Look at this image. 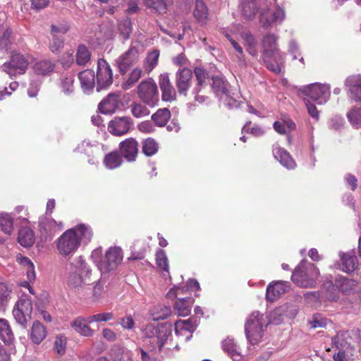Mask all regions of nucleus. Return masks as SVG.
Returning a JSON list of instances; mask_svg holds the SVG:
<instances>
[{
	"label": "nucleus",
	"mask_w": 361,
	"mask_h": 361,
	"mask_svg": "<svg viewBox=\"0 0 361 361\" xmlns=\"http://www.w3.org/2000/svg\"><path fill=\"white\" fill-rule=\"evenodd\" d=\"M93 233L90 227H71L66 231L55 242L59 253L67 257L73 254L81 244H87Z\"/></svg>",
	"instance_id": "nucleus-1"
},
{
	"label": "nucleus",
	"mask_w": 361,
	"mask_h": 361,
	"mask_svg": "<svg viewBox=\"0 0 361 361\" xmlns=\"http://www.w3.org/2000/svg\"><path fill=\"white\" fill-rule=\"evenodd\" d=\"M319 271L316 265L302 260L293 272V282L301 288L314 287L319 277Z\"/></svg>",
	"instance_id": "nucleus-2"
},
{
	"label": "nucleus",
	"mask_w": 361,
	"mask_h": 361,
	"mask_svg": "<svg viewBox=\"0 0 361 361\" xmlns=\"http://www.w3.org/2000/svg\"><path fill=\"white\" fill-rule=\"evenodd\" d=\"M91 276V270L85 268L80 269L77 271L69 274L67 284L80 298L87 299L90 294L88 286L92 283Z\"/></svg>",
	"instance_id": "nucleus-3"
},
{
	"label": "nucleus",
	"mask_w": 361,
	"mask_h": 361,
	"mask_svg": "<svg viewBox=\"0 0 361 361\" xmlns=\"http://www.w3.org/2000/svg\"><path fill=\"white\" fill-rule=\"evenodd\" d=\"M140 99L146 105L154 107L159 101L158 87L152 78L142 80L137 87Z\"/></svg>",
	"instance_id": "nucleus-4"
},
{
	"label": "nucleus",
	"mask_w": 361,
	"mask_h": 361,
	"mask_svg": "<svg viewBox=\"0 0 361 361\" xmlns=\"http://www.w3.org/2000/svg\"><path fill=\"white\" fill-rule=\"evenodd\" d=\"M28 61L21 53L13 51L8 61L1 66L2 71L8 74L11 78L18 75L24 74L28 67Z\"/></svg>",
	"instance_id": "nucleus-5"
},
{
	"label": "nucleus",
	"mask_w": 361,
	"mask_h": 361,
	"mask_svg": "<svg viewBox=\"0 0 361 361\" xmlns=\"http://www.w3.org/2000/svg\"><path fill=\"white\" fill-rule=\"evenodd\" d=\"M262 315L253 312L247 318L245 324V331L249 342L255 345L260 342L263 336Z\"/></svg>",
	"instance_id": "nucleus-6"
},
{
	"label": "nucleus",
	"mask_w": 361,
	"mask_h": 361,
	"mask_svg": "<svg viewBox=\"0 0 361 361\" xmlns=\"http://www.w3.org/2000/svg\"><path fill=\"white\" fill-rule=\"evenodd\" d=\"M140 56V48L131 44L128 49L116 60L119 73L122 75H126L130 68L139 61Z\"/></svg>",
	"instance_id": "nucleus-7"
},
{
	"label": "nucleus",
	"mask_w": 361,
	"mask_h": 361,
	"mask_svg": "<svg viewBox=\"0 0 361 361\" xmlns=\"http://www.w3.org/2000/svg\"><path fill=\"white\" fill-rule=\"evenodd\" d=\"M123 259V253L120 247H110L101 260L100 269L105 272L114 271L121 264Z\"/></svg>",
	"instance_id": "nucleus-8"
},
{
	"label": "nucleus",
	"mask_w": 361,
	"mask_h": 361,
	"mask_svg": "<svg viewBox=\"0 0 361 361\" xmlns=\"http://www.w3.org/2000/svg\"><path fill=\"white\" fill-rule=\"evenodd\" d=\"M32 312V304L27 297L20 298L16 303L13 310V315L16 321L25 327L31 319Z\"/></svg>",
	"instance_id": "nucleus-9"
},
{
	"label": "nucleus",
	"mask_w": 361,
	"mask_h": 361,
	"mask_svg": "<svg viewBox=\"0 0 361 361\" xmlns=\"http://www.w3.org/2000/svg\"><path fill=\"white\" fill-rule=\"evenodd\" d=\"M302 92L307 97L319 104L325 103L330 96L329 87L325 85L312 84L305 87Z\"/></svg>",
	"instance_id": "nucleus-10"
},
{
	"label": "nucleus",
	"mask_w": 361,
	"mask_h": 361,
	"mask_svg": "<svg viewBox=\"0 0 361 361\" xmlns=\"http://www.w3.org/2000/svg\"><path fill=\"white\" fill-rule=\"evenodd\" d=\"M133 121L129 116H116L108 124L109 132L115 136H122L130 130Z\"/></svg>",
	"instance_id": "nucleus-11"
},
{
	"label": "nucleus",
	"mask_w": 361,
	"mask_h": 361,
	"mask_svg": "<svg viewBox=\"0 0 361 361\" xmlns=\"http://www.w3.org/2000/svg\"><path fill=\"white\" fill-rule=\"evenodd\" d=\"M97 80L98 89H104L113 83V73L110 65L103 59L97 62Z\"/></svg>",
	"instance_id": "nucleus-12"
},
{
	"label": "nucleus",
	"mask_w": 361,
	"mask_h": 361,
	"mask_svg": "<svg viewBox=\"0 0 361 361\" xmlns=\"http://www.w3.org/2000/svg\"><path fill=\"white\" fill-rule=\"evenodd\" d=\"M336 287L344 295H353L360 291V286L357 280L339 276L335 279L334 284L331 281L329 287L334 289Z\"/></svg>",
	"instance_id": "nucleus-13"
},
{
	"label": "nucleus",
	"mask_w": 361,
	"mask_h": 361,
	"mask_svg": "<svg viewBox=\"0 0 361 361\" xmlns=\"http://www.w3.org/2000/svg\"><path fill=\"white\" fill-rule=\"evenodd\" d=\"M138 147L139 144L135 138L128 137L119 143L118 152L126 161L133 162L138 154Z\"/></svg>",
	"instance_id": "nucleus-14"
},
{
	"label": "nucleus",
	"mask_w": 361,
	"mask_h": 361,
	"mask_svg": "<svg viewBox=\"0 0 361 361\" xmlns=\"http://www.w3.org/2000/svg\"><path fill=\"white\" fill-rule=\"evenodd\" d=\"M192 71L188 68H180L176 75V85L180 95L187 96L191 86Z\"/></svg>",
	"instance_id": "nucleus-15"
},
{
	"label": "nucleus",
	"mask_w": 361,
	"mask_h": 361,
	"mask_svg": "<svg viewBox=\"0 0 361 361\" xmlns=\"http://www.w3.org/2000/svg\"><path fill=\"white\" fill-rule=\"evenodd\" d=\"M194 74L197 80L196 86L192 90L195 99L200 103L204 102L208 97L200 94L202 87L206 85V80L209 79V73L202 67H195L194 68Z\"/></svg>",
	"instance_id": "nucleus-16"
},
{
	"label": "nucleus",
	"mask_w": 361,
	"mask_h": 361,
	"mask_svg": "<svg viewBox=\"0 0 361 361\" xmlns=\"http://www.w3.org/2000/svg\"><path fill=\"white\" fill-rule=\"evenodd\" d=\"M290 290V283L279 281L268 285L266 298L268 301L274 302Z\"/></svg>",
	"instance_id": "nucleus-17"
},
{
	"label": "nucleus",
	"mask_w": 361,
	"mask_h": 361,
	"mask_svg": "<svg viewBox=\"0 0 361 361\" xmlns=\"http://www.w3.org/2000/svg\"><path fill=\"white\" fill-rule=\"evenodd\" d=\"M159 85L164 101L171 102L176 99V91L171 82L168 73H163L159 75Z\"/></svg>",
	"instance_id": "nucleus-18"
},
{
	"label": "nucleus",
	"mask_w": 361,
	"mask_h": 361,
	"mask_svg": "<svg viewBox=\"0 0 361 361\" xmlns=\"http://www.w3.org/2000/svg\"><path fill=\"white\" fill-rule=\"evenodd\" d=\"M92 323L89 321V317H77L70 324V326L79 335L85 337H92L94 334V330L92 329L89 324Z\"/></svg>",
	"instance_id": "nucleus-19"
},
{
	"label": "nucleus",
	"mask_w": 361,
	"mask_h": 361,
	"mask_svg": "<svg viewBox=\"0 0 361 361\" xmlns=\"http://www.w3.org/2000/svg\"><path fill=\"white\" fill-rule=\"evenodd\" d=\"M120 105V95L115 93L109 94L98 106L101 113L107 114L115 112Z\"/></svg>",
	"instance_id": "nucleus-20"
},
{
	"label": "nucleus",
	"mask_w": 361,
	"mask_h": 361,
	"mask_svg": "<svg viewBox=\"0 0 361 361\" xmlns=\"http://www.w3.org/2000/svg\"><path fill=\"white\" fill-rule=\"evenodd\" d=\"M339 257L341 262V271L347 274H352L357 269L359 264L356 255L353 252H340Z\"/></svg>",
	"instance_id": "nucleus-21"
},
{
	"label": "nucleus",
	"mask_w": 361,
	"mask_h": 361,
	"mask_svg": "<svg viewBox=\"0 0 361 361\" xmlns=\"http://www.w3.org/2000/svg\"><path fill=\"white\" fill-rule=\"evenodd\" d=\"M277 37L274 34H267L262 39L263 51L262 56L268 59L269 56L279 54L280 50L277 47Z\"/></svg>",
	"instance_id": "nucleus-22"
},
{
	"label": "nucleus",
	"mask_w": 361,
	"mask_h": 361,
	"mask_svg": "<svg viewBox=\"0 0 361 361\" xmlns=\"http://www.w3.org/2000/svg\"><path fill=\"white\" fill-rule=\"evenodd\" d=\"M98 151V148L96 145H91L89 142H83L79 145L75 152L84 159H87V161L93 165L95 164L96 154Z\"/></svg>",
	"instance_id": "nucleus-23"
},
{
	"label": "nucleus",
	"mask_w": 361,
	"mask_h": 361,
	"mask_svg": "<svg viewBox=\"0 0 361 361\" xmlns=\"http://www.w3.org/2000/svg\"><path fill=\"white\" fill-rule=\"evenodd\" d=\"M59 87L64 95H71L75 90L74 74L67 73L61 75L59 79Z\"/></svg>",
	"instance_id": "nucleus-24"
},
{
	"label": "nucleus",
	"mask_w": 361,
	"mask_h": 361,
	"mask_svg": "<svg viewBox=\"0 0 361 361\" xmlns=\"http://www.w3.org/2000/svg\"><path fill=\"white\" fill-rule=\"evenodd\" d=\"M262 59L266 67L271 71L276 74L281 73L283 68V58L281 53L274 55H271L269 57L266 58L262 56Z\"/></svg>",
	"instance_id": "nucleus-25"
},
{
	"label": "nucleus",
	"mask_w": 361,
	"mask_h": 361,
	"mask_svg": "<svg viewBox=\"0 0 361 361\" xmlns=\"http://www.w3.org/2000/svg\"><path fill=\"white\" fill-rule=\"evenodd\" d=\"M47 333L45 326L39 321H35L30 331V338L33 343L38 345L44 340Z\"/></svg>",
	"instance_id": "nucleus-26"
},
{
	"label": "nucleus",
	"mask_w": 361,
	"mask_h": 361,
	"mask_svg": "<svg viewBox=\"0 0 361 361\" xmlns=\"http://www.w3.org/2000/svg\"><path fill=\"white\" fill-rule=\"evenodd\" d=\"M78 78L81 87L85 92L92 91L95 85V75L93 71L90 69L84 70L79 73Z\"/></svg>",
	"instance_id": "nucleus-27"
},
{
	"label": "nucleus",
	"mask_w": 361,
	"mask_h": 361,
	"mask_svg": "<svg viewBox=\"0 0 361 361\" xmlns=\"http://www.w3.org/2000/svg\"><path fill=\"white\" fill-rule=\"evenodd\" d=\"M273 154L283 166L288 169H293L295 164L290 156L289 153L279 145H274L273 147Z\"/></svg>",
	"instance_id": "nucleus-28"
},
{
	"label": "nucleus",
	"mask_w": 361,
	"mask_h": 361,
	"mask_svg": "<svg viewBox=\"0 0 361 361\" xmlns=\"http://www.w3.org/2000/svg\"><path fill=\"white\" fill-rule=\"evenodd\" d=\"M123 159L118 151H112L104 156L103 164L107 169L114 170L121 166Z\"/></svg>",
	"instance_id": "nucleus-29"
},
{
	"label": "nucleus",
	"mask_w": 361,
	"mask_h": 361,
	"mask_svg": "<svg viewBox=\"0 0 361 361\" xmlns=\"http://www.w3.org/2000/svg\"><path fill=\"white\" fill-rule=\"evenodd\" d=\"M193 16L201 25L207 24L209 11L206 4L202 0H195Z\"/></svg>",
	"instance_id": "nucleus-30"
},
{
	"label": "nucleus",
	"mask_w": 361,
	"mask_h": 361,
	"mask_svg": "<svg viewBox=\"0 0 361 361\" xmlns=\"http://www.w3.org/2000/svg\"><path fill=\"white\" fill-rule=\"evenodd\" d=\"M0 339L8 345L13 344L15 341L11 327L5 319H0Z\"/></svg>",
	"instance_id": "nucleus-31"
},
{
	"label": "nucleus",
	"mask_w": 361,
	"mask_h": 361,
	"mask_svg": "<svg viewBox=\"0 0 361 361\" xmlns=\"http://www.w3.org/2000/svg\"><path fill=\"white\" fill-rule=\"evenodd\" d=\"M159 55V51L157 49H153L147 53L142 64L145 73L149 75L158 65Z\"/></svg>",
	"instance_id": "nucleus-32"
},
{
	"label": "nucleus",
	"mask_w": 361,
	"mask_h": 361,
	"mask_svg": "<svg viewBox=\"0 0 361 361\" xmlns=\"http://www.w3.org/2000/svg\"><path fill=\"white\" fill-rule=\"evenodd\" d=\"M18 243L23 247H31L35 241V236L30 227H21L18 232Z\"/></svg>",
	"instance_id": "nucleus-33"
},
{
	"label": "nucleus",
	"mask_w": 361,
	"mask_h": 361,
	"mask_svg": "<svg viewBox=\"0 0 361 361\" xmlns=\"http://www.w3.org/2000/svg\"><path fill=\"white\" fill-rule=\"evenodd\" d=\"M195 330V326L191 319L178 320L175 323V332L177 335L185 336L188 338Z\"/></svg>",
	"instance_id": "nucleus-34"
},
{
	"label": "nucleus",
	"mask_w": 361,
	"mask_h": 361,
	"mask_svg": "<svg viewBox=\"0 0 361 361\" xmlns=\"http://www.w3.org/2000/svg\"><path fill=\"white\" fill-rule=\"evenodd\" d=\"M240 8L242 15L247 20L254 18L258 11L256 0H242Z\"/></svg>",
	"instance_id": "nucleus-35"
},
{
	"label": "nucleus",
	"mask_w": 361,
	"mask_h": 361,
	"mask_svg": "<svg viewBox=\"0 0 361 361\" xmlns=\"http://www.w3.org/2000/svg\"><path fill=\"white\" fill-rule=\"evenodd\" d=\"M193 300L190 297L178 298L175 302L174 307L179 316L185 317L190 314Z\"/></svg>",
	"instance_id": "nucleus-36"
},
{
	"label": "nucleus",
	"mask_w": 361,
	"mask_h": 361,
	"mask_svg": "<svg viewBox=\"0 0 361 361\" xmlns=\"http://www.w3.org/2000/svg\"><path fill=\"white\" fill-rule=\"evenodd\" d=\"M348 83L353 99L361 103V76L349 78Z\"/></svg>",
	"instance_id": "nucleus-37"
},
{
	"label": "nucleus",
	"mask_w": 361,
	"mask_h": 361,
	"mask_svg": "<svg viewBox=\"0 0 361 361\" xmlns=\"http://www.w3.org/2000/svg\"><path fill=\"white\" fill-rule=\"evenodd\" d=\"M55 64L49 60L37 61L33 66V71L39 75H49L53 72Z\"/></svg>",
	"instance_id": "nucleus-38"
},
{
	"label": "nucleus",
	"mask_w": 361,
	"mask_h": 361,
	"mask_svg": "<svg viewBox=\"0 0 361 361\" xmlns=\"http://www.w3.org/2000/svg\"><path fill=\"white\" fill-rule=\"evenodd\" d=\"M143 73V71L136 67L130 73L127 80L122 84V88L125 90L133 87L140 79Z\"/></svg>",
	"instance_id": "nucleus-39"
},
{
	"label": "nucleus",
	"mask_w": 361,
	"mask_h": 361,
	"mask_svg": "<svg viewBox=\"0 0 361 361\" xmlns=\"http://www.w3.org/2000/svg\"><path fill=\"white\" fill-rule=\"evenodd\" d=\"M171 118V112L168 109H160L152 116V120L157 126H164Z\"/></svg>",
	"instance_id": "nucleus-40"
},
{
	"label": "nucleus",
	"mask_w": 361,
	"mask_h": 361,
	"mask_svg": "<svg viewBox=\"0 0 361 361\" xmlns=\"http://www.w3.org/2000/svg\"><path fill=\"white\" fill-rule=\"evenodd\" d=\"M228 84L226 81H225L223 78L216 76L212 77V87L214 92L219 97L222 96L226 92H228Z\"/></svg>",
	"instance_id": "nucleus-41"
},
{
	"label": "nucleus",
	"mask_w": 361,
	"mask_h": 361,
	"mask_svg": "<svg viewBox=\"0 0 361 361\" xmlns=\"http://www.w3.org/2000/svg\"><path fill=\"white\" fill-rule=\"evenodd\" d=\"M91 54L84 44H80L78 47L75 61L79 66H85L90 61Z\"/></svg>",
	"instance_id": "nucleus-42"
},
{
	"label": "nucleus",
	"mask_w": 361,
	"mask_h": 361,
	"mask_svg": "<svg viewBox=\"0 0 361 361\" xmlns=\"http://www.w3.org/2000/svg\"><path fill=\"white\" fill-rule=\"evenodd\" d=\"M159 149V144L152 137H148L142 141V150L147 157L154 155Z\"/></svg>",
	"instance_id": "nucleus-43"
},
{
	"label": "nucleus",
	"mask_w": 361,
	"mask_h": 361,
	"mask_svg": "<svg viewBox=\"0 0 361 361\" xmlns=\"http://www.w3.org/2000/svg\"><path fill=\"white\" fill-rule=\"evenodd\" d=\"M168 4L165 0H145V5L159 14H164L168 10Z\"/></svg>",
	"instance_id": "nucleus-44"
},
{
	"label": "nucleus",
	"mask_w": 361,
	"mask_h": 361,
	"mask_svg": "<svg viewBox=\"0 0 361 361\" xmlns=\"http://www.w3.org/2000/svg\"><path fill=\"white\" fill-rule=\"evenodd\" d=\"M130 111L135 118H142L148 116L150 114L148 108L143 104L134 102L130 106Z\"/></svg>",
	"instance_id": "nucleus-45"
},
{
	"label": "nucleus",
	"mask_w": 361,
	"mask_h": 361,
	"mask_svg": "<svg viewBox=\"0 0 361 361\" xmlns=\"http://www.w3.org/2000/svg\"><path fill=\"white\" fill-rule=\"evenodd\" d=\"M242 132L252 134L255 137H261L265 133L264 128L258 124L252 126L250 121L245 123L242 128Z\"/></svg>",
	"instance_id": "nucleus-46"
},
{
	"label": "nucleus",
	"mask_w": 361,
	"mask_h": 361,
	"mask_svg": "<svg viewBox=\"0 0 361 361\" xmlns=\"http://www.w3.org/2000/svg\"><path fill=\"white\" fill-rule=\"evenodd\" d=\"M222 348L225 352H227L234 360L235 357H240L238 348L235 343L233 339L226 338L222 341Z\"/></svg>",
	"instance_id": "nucleus-47"
},
{
	"label": "nucleus",
	"mask_w": 361,
	"mask_h": 361,
	"mask_svg": "<svg viewBox=\"0 0 361 361\" xmlns=\"http://www.w3.org/2000/svg\"><path fill=\"white\" fill-rule=\"evenodd\" d=\"M171 311L167 306H157L152 310V317L155 321H160L166 319L171 315Z\"/></svg>",
	"instance_id": "nucleus-48"
},
{
	"label": "nucleus",
	"mask_w": 361,
	"mask_h": 361,
	"mask_svg": "<svg viewBox=\"0 0 361 361\" xmlns=\"http://www.w3.org/2000/svg\"><path fill=\"white\" fill-rule=\"evenodd\" d=\"M347 118L353 126H361V107H353L348 112Z\"/></svg>",
	"instance_id": "nucleus-49"
},
{
	"label": "nucleus",
	"mask_w": 361,
	"mask_h": 361,
	"mask_svg": "<svg viewBox=\"0 0 361 361\" xmlns=\"http://www.w3.org/2000/svg\"><path fill=\"white\" fill-rule=\"evenodd\" d=\"M156 262L157 265L159 269L162 271L169 272V266L168 258L166 257V252L164 250L161 249H159L156 252Z\"/></svg>",
	"instance_id": "nucleus-50"
},
{
	"label": "nucleus",
	"mask_w": 361,
	"mask_h": 361,
	"mask_svg": "<svg viewBox=\"0 0 361 361\" xmlns=\"http://www.w3.org/2000/svg\"><path fill=\"white\" fill-rule=\"evenodd\" d=\"M104 281L99 279L92 287V295L90 298L92 302H97L102 296L104 291Z\"/></svg>",
	"instance_id": "nucleus-51"
},
{
	"label": "nucleus",
	"mask_w": 361,
	"mask_h": 361,
	"mask_svg": "<svg viewBox=\"0 0 361 361\" xmlns=\"http://www.w3.org/2000/svg\"><path fill=\"white\" fill-rule=\"evenodd\" d=\"M114 319L112 312H101L89 317V321L92 322H106Z\"/></svg>",
	"instance_id": "nucleus-52"
},
{
	"label": "nucleus",
	"mask_w": 361,
	"mask_h": 361,
	"mask_svg": "<svg viewBox=\"0 0 361 361\" xmlns=\"http://www.w3.org/2000/svg\"><path fill=\"white\" fill-rule=\"evenodd\" d=\"M276 20L275 13L267 12L260 15L259 21L262 27L267 28Z\"/></svg>",
	"instance_id": "nucleus-53"
},
{
	"label": "nucleus",
	"mask_w": 361,
	"mask_h": 361,
	"mask_svg": "<svg viewBox=\"0 0 361 361\" xmlns=\"http://www.w3.org/2000/svg\"><path fill=\"white\" fill-rule=\"evenodd\" d=\"M66 338L63 336H58L54 341V351L62 355L66 352Z\"/></svg>",
	"instance_id": "nucleus-54"
},
{
	"label": "nucleus",
	"mask_w": 361,
	"mask_h": 361,
	"mask_svg": "<svg viewBox=\"0 0 361 361\" xmlns=\"http://www.w3.org/2000/svg\"><path fill=\"white\" fill-rule=\"evenodd\" d=\"M118 30L125 39H128L132 32V23L130 19L127 18L123 20L118 25Z\"/></svg>",
	"instance_id": "nucleus-55"
},
{
	"label": "nucleus",
	"mask_w": 361,
	"mask_h": 361,
	"mask_svg": "<svg viewBox=\"0 0 361 361\" xmlns=\"http://www.w3.org/2000/svg\"><path fill=\"white\" fill-rule=\"evenodd\" d=\"M220 100L229 108H235L239 106V102L231 96L229 91L219 97Z\"/></svg>",
	"instance_id": "nucleus-56"
},
{
	"label": "nucleus",
	"mask_w": 361,
	"mask_h": 361,
	"mask_svg": "<svg viewBox=\"0 0 361 361\" xmlns=\"http://www.w3.org/2000/svg\"><path fill=\"white\" fill-rule=\"evenodd\" d=\"M119 324L123 329L128 330H132L135 324L133 316L130 314H126L124 317L121 318Z\"/></svg>",
	"instance_id": "nucleus-57"
},
{
	"label": "nucleus",
	"mask_w": 361,
	"mask_h": 361,
	"mask_svg": "<svg viewBox=\"0 0 361 361\" xmlns=\"http://www.w3.org/2000/svg\"><path fill=\"white\" fill-rule=\"evenodd\" d=\"M63 47V39L58 37L56 35H53V39L49 44V49L53 53L59 51Z\"/></svg>",
	"instance_id": "nucleus-58"
},
{
	"label": "nucleus",
	"mask_w": 361,
	"mask_h": 361,
	"mask_svg": "<svg viewBox=\"0 0 361 361\" xmlns=\"http://www.w3.org/2000/svg\"><path fill=\"white\" fill-rule=\"evenodd\" d=\"M304 102L306 104V106H307V109L308 111V114L312 118H315L316 120H318L319 116V113L317 107L315 106V105L311 104L307 98H305Z\"/></svg>",
	"instance_id": "nucleus-59"
},
{
	"label": "nucleus",
	"mask_w": 361,
	"mask_h": 361,
	"mask_svg": "<svg viewBox=\"0 0 361 361\" xmlns=\"http://www.w3.org/2000/svg\"><path fill=\"white\" fill-rule=\"evenodd\" d=\"M11 293V290L4 283H0V304L4 303L7 301L8 298Z\"/></svg>",
	"instance_id": "nucleus-60"
},
{
	"label": "nucleus",
	"mask_w": 361,
	"mask_h": 361,
	"mask_svg": "<svg viewBox=\"0 0 361 361\" xmlns=\"http://www.w3.org/2000/svg\"><path fill=\"white\" fill-rule=\"evenodd\" d=\"M137 128L140 132L145 133H152L154 130V128L149 121L141 122L137 126Z\"/></svg>",
	"instance_id": "nucleus-61"
},
{
	"label": "nucleus",
	"mask_w": 361,
	"mask_h": 361,
	"mask_svg": "<svg viewBox=\"0 0 361 361\" xmlns=\"http://www.w3.org/2000/svg\"><path fill=\"white\" fill-rule=\"evenodd\" d=\"M69 30V25L68 24H59L58 25H52L51 27V31L52 35H56L57 33L65 34Z\"/></svg>",
	"instance_id": "nucleus-62"
},
{
	"label": "nucleus",
	"mask_w": 361,
	"mask_h": 361,
	"mask_svg": "<svg viewBox=\"0 0 361 361\" xmlns=\"http://www.w3.org/2000/svg\"><path fill=\"white\" fill-rule=\"evenodd\" d=\"M310 324L313 329L318 327H325L326 325V320L320 318L317 315H314L312 320L310 322Z\"/></svg>",
	"instance_id": "nucleus-63"
},
{
	"label": "nucleus",
	"mask_w": 361,
	"mask_h": 361,
	"mask_svg": "<svg viewBox=\"0 0 361 361\" xmlns=\"http://www.w3.org/2000/svg\"><path fill=\"white\" fill-rule=\"evenodd\" d=\"M241 37L245 42V45L247 46H256L257 42L255 37L250 32H244L241 34Z\"/></svg>",
	"instance_id": "nucleus-64"
}]
</instances>
